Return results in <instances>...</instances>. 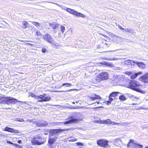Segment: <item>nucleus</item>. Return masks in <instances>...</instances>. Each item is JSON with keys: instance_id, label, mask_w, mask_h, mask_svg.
<instances>
[{"instance_id": "obj_1", "label": "nucleus", "mask_w": 148, "mask_h": 148, "mask_svg": "<svg viewBox=\"0 0 148 148\" xmlns=\"http://www.w3.org/2000/svg\"><path fill=\"white\" fill-rule=\"evenodd\" d=\"M141 86V85L138 82L132 80L128 85V88L138 92L144 94L145 92L139 88V87Z\"/></svg>"}, {"instance_id": "obj_2", "label": "nucleus", "mask_w": 148, "mask_h": 148, "mask_svg": "<svg viewBox=\"0 0 148 148\" xmlns=\"http://www.w3.org/2000/svg\"><path fill=\"white\" fill-rule=\"evenodd\" d=\"M17 102H20V101H19L16 99L12 97L0 96V103H6L9 105L10 104H15Z\"/></svg>"}, {"instance_id": "obj_3", "label": "nucleus", "mask_w": 148, "mask_h": 148, "mask_svg": "<svg viewBox=\"0 0 148 148\" xmlns=\"http://www.w3.org/2000/svg\"><path fill=\"white\" fill-rule=\"evenodd\" d=\"M46 142L45 139L40 136H35L31 140V142L33 145H41Z\"/></svg>"}, {"instance_id": "obj_4", "label": "nucleus", "mask_w": 148, "mask_h": 148, "mask_svg": "<svg viewBox=\"0 0 148 148\" xmlns=\"http://www.w3.org/2000/svg\"><path fill=\"white\" fill-rule=\"evenodd\" d=\"M65 130V129H55L51 130H50V133L49 137L51 138H53L54 139L56 137V140L58 138V134L62 132Z\"/></svg>"}, {"instance_id": "obj_5", "label": "nucleus", "mask_w": 148, "mask_h": 148, "mask_svg": "<svg viewBox=\"0 0 148 148\" xmlns=\"http://www.w3.org/2000/svg\"><path fill=\"white\" fill-rule=\"evenodd\" d=\"M42 38L45 41L53 45H55V43L54 42V40L50 35L46 34L42 36Z\"/></svg>"}, {"instance_id": "obj_6", "label": "nucleus", "mask_w": 148, "mask_h": 148, "mask_svg": "<svg viewBox=\"0 0 148 148\" xmlns=\"http://www.w3.org/2000/svg\"><path fill=\"white\" fill-rule=\"evenodd\" d=\"M108 141L105 140H99L97 141V143L99 146L103 147H108Z\"/></svg>"}, {"instance_id": "obj_7", "label": "nucleus", "mask_w": 148, "mask_h": 148, "mask_svg": "<svg viewBox=\"0 0 148 148\" xmlns=\"http://www.w3.org/2000/svg\"><path fill=\"white\" fill-rule=\"evenodd\" d=\"M135 61H133L130 60H125L124 62L125 66L127 67L132 68L134 66V64H135Z\"/></svg>"}, {"instance_id": "obj_8", "label": "nucleus", "mask_w": 148, "mask_h": 148, "mask_svg": "<svg viewBox=\"0 0 148 148\" xmlns=\"http://www.w3.org/2000/svg\"><path fill=\"white\" fill-rule=\"evenodd\" d=\"M119 93L118 92H114L110 93L109 96V100L106 101V103H107V104L108 105V103L110 104L112 101L113 98L112 97L114 98L115 97L117 96L118 93Z\"/></svg>"}, {"instance_id": "obj_9", "label": "nucleus", "mask_w": 148, "mask_h": 148, "mask_svg": "<svg viewBox=\"0 0 148 148\" xmlns=\"http://www.w3.org/2000/svg\"><path fill=\"white\" fill-rule=\"evenodd\" d=\"M138 80L145 83H148V73L140 77Z\"/></svg>"}, {"instance_id": "obj_10", "label": "nucleus", "mask_w": 148, "mask_h": 148, "mask_svg": "<svg viewBox=\"0 0 148 148\" xmlns=\"http://www.w3.org/2000/svg\"><path fill=\"white\" fill-rule=\"evenodd\" d=\"M47 124L48 123L47 121L38 120L37 123V126L38 127H43L46 126Z\"/></svg>"}, {"instance_id": "obj_11", "label": "nucleus", "mask_w": 148, "mask_h": 148, "mask_svg": "<svg viewBox=\"0 0 148 148\" xmlns=\"http://www.w3.org/2000/svg\"><path fill=\"white\" fill-rule=\"evenodd\" d=\"M70 13L77 16H80L82 17H84L85 16V15L82 14L78 12L73 9H72Z\"/></svg>"}, {"instance_id": "obj_12", "label": "nucleus", "mask_w": 148, "mask_h": 148, "mask_svg": "<svg viewBox=\"0 0 148 148\" xmlns=\"http://www.w3.org/2000/svg\"><path fill=\"white\" fill-rule=\"evenodd\" d=\"M5 131H8L11 133H18L19 131L17 130H14L13 128L8 127H6L4 129Z\"/></svg>"}, {"instance_id": "obj_13", "label": "nucleus", "mask_w": 148, "mask_h": 148, "mask_svg": "<svg viewBox=\"0 0 148 148\" xmlns=\"http://www.w3.org/2000/svg\"><path fill=\"white\" fill-rule=\"evenodd\" d=\"M135 64L140 69H144L145 68L146 65L143 62H136Z\"/></svg>"}, {"instance_id": "obj_14", "label": "nucleus", "mask_w": 148, "mask_h": 148, "mask_svg": "<svg viewBox=\"0 0 148 148\" xmlns=\"http://www.w3.org/2000/svg\"><path fill=\"white\" fill-rule=\"evenodd\" d=\"M78 121L77 119L73 118H71L68 120L64 122V124H68L72 123H75Z\"/></svg>"}, {"instance_id": "obj_15", "label": "nucleus", "mask_w": 148, "mask_h": 148, "mask_svg": "<svg viewBox=\"0 0 148 148\" xmlns=\"http://www.w3.org/2000/svg\"><path fill=\"white\" fill-rule=\"evenodd\" d=\"M99 75L103 80H106L108 78V75L106 72L102 73Z\"/></svg>"}, {"instance_id": "obj_16", "label": "nucleus", "mask_w": 148, "mask_h": 148, "mask_svg": "<svg viewBox=\"0 0 148 148\" xmlns=\"http://www.w3.org/2000/svg\"><path fill=\"white\" fill-rule=\"evenodd\" d=\"M22 24L23 25L22 28L23 29H25L29 27V25L26 21H22Z\"/></svg>"}, {"instance_id": "obj_17", "label": "nucleus", "mask_w": 148, "mask_h": 148, "mask_svg": "<svg viewBox=\"0 0 148 148\" xmlns=\"http://www.w3.org/2000/svg\"><path fill=\"white\" fill-rule=\"evenodd\" d=\"M134 141V140H130L128 143L127 145V147H130L131 148H134V144L135 143Z\"/></svg>"}, {"instance_id": "obj_18", "label": "nucleus", "mask_w": 148, "mask_h": 148, "mask_svg": "<svg viewBox=\"0 0 148 148\" xmlns=\"http://www.w3.org/2000/svg\"><path fill=\"white\" fill-rule=\"evenodd\" d=\"M49 24L52 28L53 29H57L59 27V26L58 24L56 23H49Z\"/></svg>"}, {"instance_id": "obj_19", "label": "nucleus", "mask_w": 148, "mask_h": 148, "mask_svg": "<svg viewBox=\"0 0 148 148\" xmlns=\"http://www.w3.org/2000/svg\"><path fill=\"white\" fill-rule=\"evenodd\" d=\"M142 74L143 73L142 72H139L138 73H136L134 74L131 75L130 78L132 79H134L137 77L138 75H142Z\"/></svg>"}, {"instance_id": "obj_20", "label": "nucleus", "mask_w": 148, "mask_h": 148, "mask_svg": "<svg viewBox=\"0 0 148 148\" xmlns=\"http://www.w3.org/2000/svg\"><path fill=\"white\" fill-rule=\"evenodd\" d=\"M93 95L94 96V95ZM90 101H92L98 99H101V97L95 94V96H93L90 97Z\"/></svg>"}, {"instance_id": "obj_21", "label": "nucleus", "mask_w": 148, "mask_h": 148, "mask_svg": "<svg viewBox=\"0 0 148 148\" xmlns=\"http://www.w3.org/2000/svg\"><path fill=\"white\" fill-rule=\"evenodd\" d=\"M56 138H51L49 137V138L48 140V143L50 145H52L56 141Z\"/></svg>"}, {"instance_id": "obj_22", "label": "nucleus", "mask_w": 148, "mask_h": 148, "mask_svg": "<svg viewBox=\"0 0 148 148\" xmlns=\"http://www.w3.org/2000/svg\"><path fill=\"white\" fill-rule=\"evenodd\" d=\"M105 60H117L118 59L116 58H111L109 57H105L104 58Z\"/></svg>"}, {"instance_id": "obj_23", "label": "nucleus", "mask_w": 148, "mask_h": 148, "mask_svg": "<svg viewBox=\"0 0 148 148\" xmlns=\"http://www.w3.org/2000/svg\"><path fill=\"white\" fill-rule=\"evenodd\" d=\"M95 80L98 83L100 82L102 80H103L99 74L96 77Z\"/></svg>"}, {"instance_id": "obj_24", "label": "nucleus", "mask_w": 148, "mask_h": 148, "mask_svg": "<svg viewBox=\"0 0 148 148\" xmlns=\"http://www.w3.org/2000/svg\"><path fill=\"white\" fill-rule=\"evenodd\" d=\"M123 39V38L121 37L117 36L116 38L114 40L116 41V43H119V42H121L122 39Z\"/></svg>"}, {"instance_id": "obj_25", "label": "nucleus", "mask_w": 148, "mask_h": 148, "mask_svg": "<svg viewBox=\"0 0 148 148\" xmlns=\"http://www.w3.org/2000/svg\"><path fill=\"white\" fill-rule=\"evenodd\" d=\"M134 147L135 148H142L143 147L142 145H140L135 143L134 144Z\"/></svg>"}, {"instance_id": "obj_26", "label": "nucleus", "mask_w": 148, "mask_h": 148, "mask_svg": "<svg viewBox=\"0 0 148 148\" xmlns=\"http://www.w3.org/2000/svg\"><path fill=\"white\" fill-rule=\"evenodd\" d=\"M111 121L110 119H108L106 120H105L103 121V123L105 124H110L111 123Z\"/></svg>"}, {"instance_id": "obj_27", "label": "nucleus", "mask_w": 148, "mask_h": 148, "mask_svg": "<svg viewBox=\"0 0 148 148\" xmlns=\"http://www.w3.org/2000/svg\"><path fill=\"white\" fill-rule=\"evenodd\" d=\"M123 32H127L129 33H131L132 32V30L130 29L124 28Z\"/></svg>"}, {"instance_id": "obj_28", "label": "nucleus", "mask_w": 148, "mask_h": 148, "mask_svg": "<svg viewBox=\"0 0 148 148\" xmlns=\"http://www.w3.org/2000/svg\"><path fill=\"white\" fill-rule=\"evenodd\" d=\"M44 101H49L51 99V98L50 96L45 97L43 99Z\"/></svg>"}, {"instance_id": "obj_29", "label": "nucleus", "mask_w": 148, "mask_h": 148, "mask_svg": "<svg viewBox=\"0 0 148 148\" xmlns=\"http://www.w3.org/2000/svg\"><path fill=\"white\" fill-rule=\"evenodd\" d=\"M119 99L120 100L122 101H124L125 100L127 99L123 95H121L119 97Z\"/></svg>"}, {"instance_id": "obj_30", "label": "nucleus", "mask_w": 148, "mask_h": 148, "mask_svg": "<svg viewBox=\"0 0 148 148\" xmlns=\"http://www.w3.org/2000/svg\"><path fill=\"white\" fill-rule=\"evenodd\" d=\"M14 120L20 122H23L24 121L23 119H20L19 118H14Z\"/></svg>"}, {"instance_id": "obj_31", "label": "nucleus", "mask_w": 148, "mask_h": 148, "mask_svg": "<svg viewBox=\"0 0 148 148\" xmlns=\"http://www.w3.org/2000/svg\"><path fill=\"white\" fill-rule=\"evenodd\" d=\"M104 64L105 65L109 67L112 66L113 65V64L112 63L109 62H104Z\"/></svg>"}, {"instance_id": "obj_32", "label": "nucleus", "mask_w": 148, "mask_h": 148, "mask_svg": "<svg viewBox=\"0 0 148 148\" xmlns=\"http://www.w3.org/2000/svg\"><path fill=\"white\" fill-rule=\"evenodd\" d=\"M46 96V95L45 94H44L42 95H40L39 96H38V99H43Z\"/></svg>"}, {"instance_id": "obj_33", "label": "nucleus", "mask_w": 148, "mask_h": 148, "mask_svg": "<svg viewBox=\"0 0 148 148\" xmlns=\"http://www.w3.org/2000/svg\"><path fill=\"white\" fill-rule=\"evenodd\" d=\"M71 84L68 83H63L62 84V86H65L66 87H70L71 86Z\"/></svg>"}, {"instance_id": "obj_34", "label": "nucleus", "mask_w": 148, "mask_h": 148, "mask_svg": "<svg viewBox=\"0 0 148 148\" xmlns=\"http://www.w3.org/2000/svg\"><path fill=\"white\" fill-rule=\"evenodd\" d=\"M33 25H35L36 27L37 26H39L40 25V23L37 22H36L35 21L32 22Z\"/></svg>"}, {"instance_id": "obj_35", "label": "nucleus", "mask_w": 148, "mask_h": 148, "mask_svg": "<svg viewBox=\"0 0 148 148\" xmlns=\"http://www.w3.org/2000/svg\"><path fill=\"white\" fill-rule=\"evenodd\" d=\"M30 96L34 98L35 99H38V96H36L33 94V93H32Z\"/></svg>"}, {"instance_id": "obj_36", "label": "nucleus", "mask_w": 148, "mask_h": 148, "mask_svg": "<svg viewBox=\"0 0 148 148\" xmlns=\"http://www.w3.org/2000/svg\"><path fill=\"white\" fill-rule=\"evenodd\" d=\"M65 30V27L62 25L61 26V31L62 33H64Z\"/></svg>"}, {"instance_id": "obj_37", "label": "nucleus", "mask_w": 148, "mask_h": 148, "mask_svg": "<svg viewBox=\"0 0 148 148\" xmlns=\"http://www.w3.org/2000/svg\"><path fill=\"white\" fill-rule=\"evenodd\" d=\"M64 10H66L68 12L70 13V11L72 10V9H71L69 8H64Z\"/></svg>"}, {"instance_id": "obj_38", "label": "nucleus", "mask_w": 148, "mask_h": 148, "mask_svg": "<svg viewBox=\"0 0 148 148\" xmlns=\"http://www.w3.org/2000/svg\"><path fill=\"white\" fill-rule=\"evenodd\" d=\"M119 123H117L116 122H115L113 121H111V123L110 124H112V125H118L119 124Z\"/></svg>"}, {"instance_id": "obj_39", "label": "nucleus", "mask_w": 148, "mask_h": 148, "mask_svg": "<svg viewBox=\"0 0 148 148\" xmlns=\"http://www.w3.org/2000/svg\"><path fill=\"white\" fill-rule=\"evenodd\" d=\"M111 36H112V37L114 39H115L116 38L117 36L115 35L114 34H112Z\"/></svg>"}, {"instance_id": "obj_40", "label": "nucleus", "mask_w": 148, "mask_h": 148, "mask_svg": "<svg viewBox=\"0 0 148 148\" xmlns=\"http://www.w3.org/2000/svg\"><path fill=\"white\" fill-rule=\"evenodd\" d=\"M36 36H41V33L39 31H37L36 32Z\"/></svg>"}, {"instance_id": "obj_41", "label": "nucleus", "mask_w": 148, "mask_h": 148, "mask_svg": "<svg viewBox=\"0 0 148 148\" xmlns=\"http://www.w3.org/2000/svg\"><path fill=\"white\" fill-rule=\"evenodd\" d=\"M77 140V139L75 138H73V139H70L69 140V142H74Z\"/></svg>"}, {"instance_id": "obj_42", "label": "nucleus", "mask_w": 148, "mask_h": 148, "mask_svg": "<svg viewBox=\"0 0 148 148\" xmlns=\"http://www.w3.org/2000/svg\"><path fill=\"white\" fill-rule=\"evenodd\" d=\"M126 74L128 75H130L132 74V73L131 72L127 71L126 72Z\"/></svg>"}, {"instance_id": "obj_43", "label": "nucleus", "mask_w": 148, "mask_h": 148, "mask_svg": "<svg viewBox=\"0 0 148 148\" xmlns=\"http://www.w3.org/2000/svg\"><path fill=\"white\" fill-rule=\"evenodd\" d=\"M118 27L119 29H120L121 30H122L123 31L124 28H123L120 25H119L118 26Z\"/></svg>"}, {"instance_id": "obj_44", "label": "nucleus", "mask_w": 148, "mask_h": 148, "mask_svg": "<svg viewBox=\"0 0 148 148\" xmlns=\"http://www.w3.org/2000/svg\"><path fill=\"white\" fill-rule=\"evenodd\" d=\"M76 144L77 145H81L82 146H83V144L80 142H77L76 143Z\"/></svg>"}, {"instance_id": "obj_45", "label": "nucleus", "mask_w": 148, "mask_h": 148, "mask_svg": "<svg viewBox=\"0 0 148 148\" xmlns=\"http://www.w3.org/2000/svg\"><path fill=\"white\" fill-rule=\"evenodd\" d=\"M32 123L35 124L37 125V123H38V121H32Z\"/></svg>"}, {"instance_id": "obj_46", "label": "nucleus", "mask_w": 148, "mask_h": 148, "mask_svg": "<svg viewBox=\"0 0 148 148\" xmlns=\"http://www.w3.org/2000/svg\"><path fill=\"white\" fill-rule=\"evenodd\" d=\"M38 102H44V100H43V99H41L38 100Z\"/></svg>"}, {"instance_id": "obj_47", "label": "nucleus", "mask_w": 148, "mask_h": 148, "mask_svg": "<svg viewBox=\"0 0 148 148\" xmlns=\"http://www.w3.org/2000/svg\"><path fill=\"white\" fill-rule=\"evenodd\" d=\"M51 124L54 126L56 125V123H54V122H52L51 123Z\"/></svg>"}, {"instance_id": "obj_48", "label": "nucleus", "mask_w": 148, "mask_h": 148, "mask_svg": "<svg viewBox=\"0 0 148 148\" xmlns=\"http://www.w3.org/2000/svg\"><path fill=\"white\" fill-rule=\"evenodd\" d=\"M7 143L11 145H13V143L12 142H11L10 141H7Z\"/></svg>"}, {"instance_id": "obj_49", "label": "nucleus", "mask_w": 148, "mask_h": 148, "mask_svg": "<svg viewBox=\"0 0 148 148\" xmlns=\"http://www.w3.org/2000/svg\"><path fill=\"white\" fill-rule=\"evenodd\" d=\"M42 52L43 53H45L46 52V50L45 49H42Z\"/></svg>"}, {"instance_id": "obj_50", "label": "nucleus", "mask_w": 148, "mask_h": 148, "mask_svg": "<svg viewBox=\"0 0 148 148\" xmlns=\"http://www.w3.org/2000/svg\"><path fill=\"white\" fill-rule=\"evenodd\" d=\"M27 121H28V122H29L30 123V122H32V121L31 120H30V119H28V120H27Z\"/></svg>"}, {"instance_id": "obj_51", "label": "nucleus", "mask_w": 148, "mask_h": 148, "mask_svg": "<svg viewBox=\"0 0 148 148\" xmlns=\"http://www.w3.org/2000/svg\"><path fill=\"white\" fill-rule=\"evenodd\" d=\"M21 141L20 140H19L18 141V143L19 144H21Z\"/></svg>"}, {"instance_id": "obj_52", "label": "nucleus", "mask_w": 148, "mask_h": 148, "mask_svg": "<svg viewBox=\"0 0 148 148\" xmlns=\"http://www.w3.org/2000/svg\"><path fill=\"white\" fill-rule=\"evenodd\" d=\"M71 90H67L66 91H64V92H69V91H71ZM61 92H63L64 91H61Z\"/></svg>"}, {"instance_id": "obj_53", "label": "nucleus", "mask_w": 148, "mask_h": 148, "mask_svg": "<svg viewBox=\"0 0 148 148\" xmlns=\"http://www.w3.org/2000/svg\"><path fill=\"white\" fill-rule=\"evenodd\" d=\"M79 101H75V102L76 103H79Z\"/></svg>"}, {"instance_id": "obj_54", "label": "nucleus", "mask_w": 148, "mask_h": 148, "mask_svg": "<svg viewBox=\"0 0 148 148\" xmlns=\"http://www.w3.org/2000/svg\"><path fill=\"white\" fill-rule=\"evenodd\" d=\"M97 103V104H98L99 103V102H96L95 103Z\"/></svg>"}, {"instance_id": "obj_55", "label": "nucleus", "mask_w": 148, "mask_h": 148, "mask_svg": "<svg viewBox=\"0 0 148 148\" xmlns=\"http://www.w3.org/2000/svg\"><path fill=\"white\" fill-rule=\"evenodd\" d=\"M73 109H77L76 107H74L73 108Z\"/></svg>"}, {"instance_id": "obj_56", "label": "nucleus", "mask_w": 148, "mask_h": 148, "mask_svg": "<svg viewBox=\"0 0 148 148\" xmlns=\"http://www.w3.org/2000/svg\"><path fill=\"white\" fill-rule=\"evenodd\" d=\"M72 103H73V104H75V102H72Z\"/></svg>"}, {"instance_id": "obj_57", "label": "nucleus", "mask_w": 148, "mask_h": 148, "mask_svg": "<svg viewBox=\"0 0 148 148\" xmlns=\"http://www.w3.org/2000/svg\"><path fill=\"white\" fill-rule=\"evenodd\" d=\"M56 5H58L59 6V5H58V4L57 3H55Z\"/></svg>"}, {"instance_id": "obj_58", "label": "nucleus", "mask_w": 148, "mask_h": 148, "mask_svg": "<svg viewBox=\"0 0 148 148\" xmlns=\"http://www.w3.org/2000/svg\"><path fill=\"white\" fill-rule=\"evenodd\" d=\"M145 148H148V146L147 147H146Z\"/></svg>"}, {"instance_id": "obj_59", "label": "nucleus", "mask_w": 148, "mask_h": 148, "mask_svg": "<svg viewBox=\"0 0 148 148\" xmlns=\"http://www.w3.org/2000/svg\"><path fill=\"white\" fill-rule=\"evenodd\" d=\"M136 98V99H138V98L137 97V98Z\"/></svg>"}, {"instance_id": "obj_60", "label": "nucleus", "mask_w": 148, "mask_h": 148, "mask_svg": "<svg viewBox=\"0 0 148 148\" xmlns=\"http://www.w3.org/2000/svg\"><path fill=\"white\" fill-rule=\"evenodd\" d=\"M117 50H114V51H117Z\"/></svg>"}, {"instance_id": "obj_61", "label": "nucleus", "mask_w": 148, "mask_h": 148, "mask_svg": "<svg viewBox=\"0 0 148 148\" xmlns=\"http://www.w3.org/2000/svg\"><path fill=\"white\" fill-rule=\"evenodd\" d=\"M94 103H92L91 104H94Z\"/></svg>"}, {"instance_id": "obj_62", "label": "nucleus", "mask_w": 148, "mask_h": 148, "mask_svg": "<svg viewBox=\"0 0 148 148\" xmlns=\"http://www.w3.org/2000/svg\"><path fill=\"white\" fill-rule=\"evenodd\" d=\"M106 45H108V44H107V43H106Z\"/></svg>"}]
</instances>
